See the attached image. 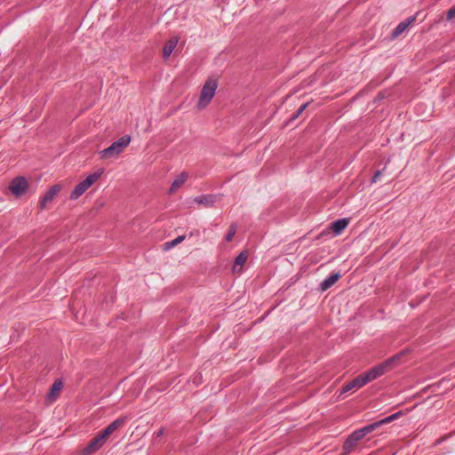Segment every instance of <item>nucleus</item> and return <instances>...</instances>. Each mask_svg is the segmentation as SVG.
<instances>
[{
    "mask_svg": "<svg viewBox=\"0 0 455 455\" xmlns=\"http://www.w3.org/2000/svg\"><path fill=\"white\" fill-rule=\"evenodd\" d=\"M185 238H186L185 235H180L172 241L166 242L163 245V249L164 251H169V250L172 249L173 247L177 246L178 244L181 243L185 240Z\"/></svg>",
    "mask_w": 455,
    "mask_h": 455,
    "instance_id": "17",
    "label": "nucleus"
},
{
    "mask_svg": "<svg viewBox=\"0 0 455 455\" xmlns=\"http://www.w3.org/2000/svg\"><path fill=\"white\" fill-rule=\"evenodd\" d=\"M103 170H99L88 174L84 180L78 182L71 190L69 199L76 201L80 198L91 187H92L102 176Z\"/></svg>",
    "mask_w": 455,
    "mask_h": 455,
    "instance_id": "4",
    "label": "nucleus"
},
{
    "mask_svg": "<svg viewBox=\"0 0 455 455\" xmlns=\"http://www.w3.org/2000/svg\"><path fill=\"white\" fill-rule=\"evenodd\" d=\"M403 414V411H398V412H396V413H395V414H393V415H391V416H389L387 418H385V419H381V420H379L378 422L371 424L368 427H372V431H373L374 429H376V427H379V426H381L383 424H387V423H389V422L398 419Z\"/></svg>",
    "mask_w": 455,
    "mask_h": 455,
    "instance_id": "15",
    "label": "nucleus"
},
{
    "mask_svg": "<svg viewBox=\"0 0 455 455\" xmlns=\"http://www.w3.org/2000/svg\"><path fill=\"white\" fill-rule=\"evenodd\" d=\"M403 355L398 354L390 357L375 367L370 369L368 371L363 372L351 381L346 383L341 389V393H347L351 390H356L366 385L368 382L372 381L386 372L393 370L395 366L401 363Z\"/></svg>",
    "mask_w": 455,
    "mask_h": 455,
    "instance_id": "1",
    "label": "nucleus"
},
{
    "mask_svg": "<svg viewBox=\"0 0 455 455\" xmlns=\"http://www.w3.org/2000/svg\"><path fill=\"white\" fill-rule=\"evenodd\" d=\"M413 20H414V19L411 18V19L406 20L399 23V25L393 31V36L396 37L399 35H401L403 31H405L409 28V26L413 22Z\"/></svg>",
    "mask_w": 455,
    "mask_h": 455,
    "instance_id": "16",
    "label": "nucleus"
},
{
    "mask_svg": "<svg viewBox=\"0 0 455 455\" xmlns=\"http://www.w3.org/2000/svg\"><path fill=\"white\" fill-rule=\"evenodd\" d=\"M235 235V229L234 228H230L228 230V233L226 235V241L227 242H230L234 236Z\"/></svg>",
    "mask_w": 455,
    "mask_h": 455,
    "instance_id": "20",
    "label": "nucleus"
},
{
    "mask_svg": "<svg viewBox=\"0 0 455 455\" xmlns=\"http://www.w3.org/2000/svg\"><path fill=\"white\" fill-rule=\"evenodd\" d=\"M403 414V411H398V412H396V413H395V414H393V415H391V416H389L387 418H385V419H381V420H379L378 422L371 424L368 427H372V431H373L374 429H376V427H379V426H381L383 424H387V423H389V422L398 419Z\"/></svg>",
    "mask_w": 455,
    "mask_h": 455,
    "instance_id": "14",
    "label": "nucleus"
},
{
    "mask_svg": "<svg viewBox=\"0 0 455 455\" xmlns=\"http://www.w3.org/2000/svg\"><path fill=\"white\" fill-rule=\"evenodd\" d=\"M188 180V174L187 173H180L179 174L172 182L169 189L168 194L169 195H174L187 181Z\"/></svg>",
    "mask_w": 455,
    "mask_h": 455,
    "instance_id": "10",
    "label": "nucleus"
},
{
    "mask_svg": "<svg viewBox=\"0 0 455 455\" xmlns=\"http://www.w3.org/2000/svg\"><path fill=\"white\" fill-rule=\"evenodd\" d=\"M220 84V77L217 75H211L204 81L196 102L198 110L206 109L217 94Z\"/></svg>",
    "mask_w": 455,
    "mask_h": 455,
    "instance_id": "2",
    "label": "nucleus"
},
{
    "mask_svg": "<svg viewBox=\"0 0 455 455\" xmlns=\"http://www.w3.org/2000/svg\"><path fill=\"white\" fill-rule=\"evenodd\" d=\"M129 135L123 136L113 142L108 148L99 152L100 158L103 161L117 158L131 143Z\"/></svg>",
    "mask_w": 455,
    "mask_h": 455,
    "instance_id": "5",
    "label": "nucleus"
},
{
    "mask_svg": "<svg viewBox=\"0 0 455 455\" xmlns=\"http://www.w3.org/2000/svg\"><path fill=\"white\" fill-rule=\"evenodd\" d=\"M455 18V4L451 6L446 12V20H451Z\"/></svg>",
    "mask_w": 455,
    "mask_h": 455,
    "instance_id": "19",
    "label": "nucleus"
},
{
    "mask_svg": "<svg viewBox=\"0 0 455 455\" xmlns=\"http://www.w3.org/2000/svg\"><path fill=\"white\" fill-rule=\"evenodd\" d=\"M178 36H172L164 43L161 50V55L164 61H168L171 59L178 46Z\"/></svg>",
    "mask_w": 455,
    "mask_h": 455,
    "instance_id": "9",
    "label": "nucleus"
},
{
    "mask_svg": "<svg viewBox=\"0 0 455 455\" xmlns=\"http://www.w3.org/2000/svg\"><path fill=\"white\" fill-rule=\"evenodd\" d=\"M30 188V180L28 178L18 175L12 178L8 185L10 194L15 198H20L25 196Z\"/></svg>",
    "mask_w": 455,
    "mask_h": 455,
    "instance_id": "6",
    "label": "nucleus"
},
{
    "mask_svg": "<svg viewBox=\"0 0 455 455\" xmlns=\"http://www.w3.org/2000/svg\"><path fill=\"white\" fill-rule=\"evenodd\" d=\"M62 388H63V382L61 380H56L52 384V386L48 393L47 399L50 402L56 400L57 397L60 395Z\"/></svg>",
    "mask_w": 455,
    "mask_h": 455,
    "instance_id": "12",
    "label": "nucleus"
},
{
    "mask_svg": "<svg viewBox=\"0 0 455 455\" xmlns=\"http://www.w3.org/2000/svg\"><path fill=\"white\" fill-rule=\"evenodd\" d=\"M349 224V219H339L331 223L330 228L335 235H339Z\"/></svg>",
    "mask_w": 455,
    "mask_h": 455,
    "instance_id": "11",
    "label": "nucleus"
},
{
    "mask_svg": "<svg viewBox=\"0 0 455 455\" xmlns=\"http://www.w3.org/2000/svg\"><path fill=\"white\" fill-rule=\"evenodd\" d=\"M372 432V427H365L351 434L343 445V450L346 453L352 451L367 434Z\"/></svg>",
    "mask_w": 455,
    "mask_h": 455,
    "instance_id": "7",
    "label": "nucleus"
},
{
    "mask_svg": "<svg viewBox=\"0 0 455 455\" xmlns=\"http://www.w3.org/2000/svg\"><path fill=\"white\" fill-rule=\"evenodd\" d=\"M248 252L247 251H242L235 259L234 266H233V271L240 273L243 269V264L246 262L248 259Z\"/></svg>",
    "mask_w": 455,
    "mask_h": 455,
    "instance_id": "13",
    "label": "nucleus"
},
{
    "mask_svg": "<svg viewBox=\"0 0 455 455\" xmlns=\"http://www.w3.org/2000/svg\"><path fill=\"white\" fill-rule=\"evenodd\" d=\"M339 278V275L338 274L332 275L329 276L327 279H325L322 284L321 288L323 291H326L330 287H331Z\"/></svg>",
    "mask_w": 455,
    "mask_h": 455,
    "instance_id": "18",
    "label": "nucleus"
},
{
    "mask_svg": "<svg viewBox=\"0 0 455 455\" xmlns=\"http://www.w3.org/2000/svg\"><path fill=\"white\" fill-rule=\"evenodd\" d=\"M124 424L123 419H117L111 422L106 428L99 432L84 448L82 455H91L98 451L108 441L109 436Z\"/></svg>",
    "mask_w": 455,
    "mask_h": 455,
    "instance_id": "3",
    "label": "nucleus"
},
{
    "mask_svg": "<svg viewBox=\"0 0 455 455\" xmlns=\"http://www.w3.org/2000/svg\"><path fill=\"white\" fill-rule=\"evenodd\" d=\"M63 186L60 183L51 186L40 198L41 209H46L61 192Z\"/></svg>",
    "mask_w": 455,
    "mask_h": 455,
    "instance_id": "8",
    "label": "nucleus"
}]
</instances>
